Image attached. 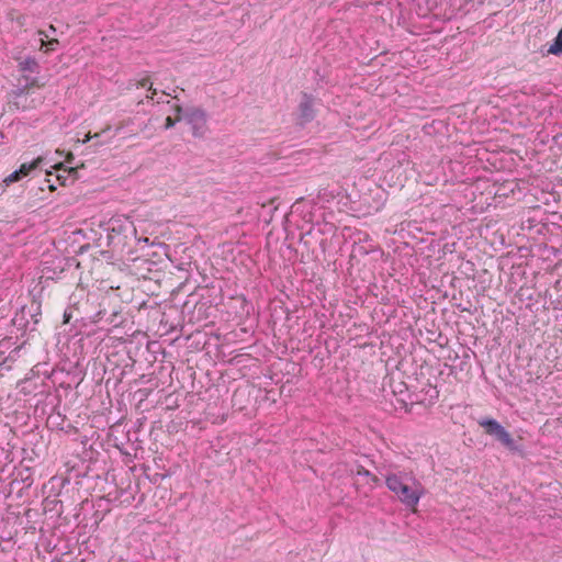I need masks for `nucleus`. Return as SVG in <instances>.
Returning a JSON list of instances; mask_svg holds the SVG:
<instances>
[{
	"label": "nucleus",
	"mask_w": 562,
	"mask_h": 562,
	"mask_svg": "<svg viewBox=\"0 0 562 562\" xmlns=\"http://www.w3.org/2000/svg\"><path fill=\"white\" fill-rule=\"evenodd\" d=\"M385 485L391 493L406 507L415 510L426 494L423 483L413 471L395 470L384 475Z\"/></svg>",
	"instance_id": "obj_1"
},
{
	"label": "nucleus",
	"mask_w": 562,
	"mask_h": 562,
	"mask_svg": "<svg viewBox=\"0 0 562 562\" xmlns=\"http://www.w3.org/2000/svg\"><path fill=\"white\" fill-rule=\"evenodd\" d=\"M479 425L485 429L487 435L495 437V439H497L508 450H519V447L510 434L496 419L484 418L479 420Z\"/></svg>",
	"instance_id": "obj_2"
},
{
	"label": "nucleus",
	"mask_w": 562,
	"mask_h": 562,
	"mask_svg": "<svg viewBox=\"0 0 562 562\" xmlns=\"http://www.w3.org/2000/svg\"><path fill=\"white\" fill-rule=\"evenodd\" d=\"M182 120L191 127L193 137L202 138L207 133V114L200 108H189L182 115Z\"/></svg>",
	"instance_id": "obj_3"
},
{
	"label": "nucleus",
	"mask_w": 562,
	"mask_h": 562,
	"mask_svg": "<svg viewBox=\"0 0 562 562\" xmlns=\"http://www.w3.org/2000/svg\"><path fill=\"white\" fill-rule=\"evenodd\" d=\"M111 231L113 233L123 234L125 238H136L137 231L134 223L128 217H115L111 220Z\"/></svg>",
	"instance_id": "obj_4"
},
{
	"label": "nucleus",
	"mask_w": 562,
	"mask_h": 562,
	"mask_svg": "<svg viewBox=\"0 0 562 562\" xmlns=\"http://www.w3.org/2000/svg\"><path fill=\"white\" fill-rule=\"evenodd\" d=\"M43 161L42 157H37L30 164H23L21 167L4 178L3 182L5 186H10L13 182L21 180L26 177L32 170L36 169Z\"/></svg>",
	"instance_id": "obj_5"
},
{
	"label": "nucleus",
	"mask_w": 562,
	"mask_h": 562,
	"mask_svg": "<svg viewBox=\"0 0 562 562\" xmlns=\"http://www.w3.org/2000/svg\"><path fill=\"white\" fill-rule=\"evenodd\" d=\"M299 119L302 123L314 119L313 99L306 93L303 94L299 105Z\"/></svg>",
	"instance_id": "obj_6"
},
{
	"label": "nucleus",
	"mask_w": 562,
	"mask_h": 562,
	"mask_svg": "<svg viewBox=\"0 0 562 562\" xmlns=\"http://www.w3.org/2000/svg\"><path fill=\"white\" fill-rule=\"evenodd\" d=\"M55 168L57 170H63L61 173L57 175V179L60 182V184L65 186L67 183L68 178H72V181L76 179L77 170L74 168L63 169V165H56Z\"/></svg>",
	"instance_id": "obj_7"
},
{
	"label": "nucleus",
	"mask_w": 562,
	"mask_h": 562,
	"mask_svg": "<svg viewBox=\"0 0 562 562\" xmlns=\"http://www.w3.org/2000/svg\"><path fill=\"white\" fill-rule=\"evenodd\" d=\"M21 71H30V72H37L38 71V63L34 57H26L25 59L21 60L19 64Z\"/></svg>",
	"instance_id": "obj_8"
},
{
	"label": "nucleus",
	"mask_w": 562,
	"mask_h": 562,
	"mask_svg": "<svg viewBox=\"0 0 562 562\" xmlns=\"http://www.w3.org/2000/svg\"><path fill=\"white\" fill-rule=\"evenodd\" d=\"M548 54H552L555 56L562 54V29L559 31L553 43L548 48Z\"/></svg>",
	"instance_id": "obj_9"
},
{
	"label": "nucleus",
	"mask_w": 562,
	"mask_h": 562,
	"mask_svg": "<svg viewBox=\"0 0 562 562\" xmlns=\"http://www.w3.org/2000/svg\"><path fill=\"white\" fill-rule=\"evenodd\" d=\"M176 111H177V119L176 120L171 119L170 116H168L166 119V122H165V128L166 130L173 127L177 121H181L182 120V115H181L182 108L178 105Z\"/></svg>",
	"instance_id": "obj_10"
},
{
	"label": "nucleus",
	"mask_w": 562,
	"mask_h": 562,
	"mask_svg": "<svg viewBox=\"0 0 562 562\" xmlns=\"http://www.w3.org/2000/svg\"><path fill=\"white\" fill-rule=\"evenodd\" d=\"M357 474L367 477L372 483H376L378 482V477L375 475H373L369 470H367V469H364L362 467H360L357 470Z\"/></svg>",
	"instance_id": "obj_11"
},
{
	"label": "nucleus",
	"mask_w": 562,
	"mask_h": 562,
	"mask_svg": "<svg viewBox=\"0 0 562 562\" xmlns=\"http://www.w3.org/2000/svg\"><path fill=\"white\" fill-rule=\"evenodd\" d=\"M24 79H25V86L23 88L19 89L18 94H22L27 87L36 85L35 78L25 77Z\"/></svg>",
	"instance_id": "obj_12"
},
{
	"label": "nucleus",
	"mask_w": 562,
	"mask_h": 562,
	"mask_svg": "<svg viewBox=\"0 0 562 562\" xmlns=\"http://www.w3.org/2000/svg\"><path fill=\"white\" fill-rule=\"evenodd\" d=\"M139 86L143 87V88L148 87V89L153 91V93H151V95L149 98L153 99V95L156 93V90L153 89L151 82H149L148 79H143V80L139 81Z\"/></svg>",
	"instance_id": "obj_13"
},
{
	"label": "nucleus",
	"mask_w": 562,
	"mask_h": 562,
	"mask_svg": "<svg viewBox=\"0 0 562 562\" xmlns=\"http://www.w3.org/2000/svg\"><path fill=\"white\" fill-rule=\"evenodd\" d=\"M57 44H58V40H55V38H54V40H50V41L47 43V45L49 46L47 50H52V49H54L55 45H57Z\"/></svg>",
	"instance_id": "obj_14"
},
{
	"label": "nucleus",
	"mask_w": 562,
	"mask_h": 562,
	"mask_svg": "<svg viewBox=\"0 0 562 562\" xmlns=\"http://www.w3.org/2000/svg\"><path fill=\"white\" fill-rule=\"evenodd\" d=\"M99 134H94L93 137H98ZM92 138V136L90 134H87L82 140V143H87L89 142L90 139Z\"/></svg>",
	"instance_id": "obj_15"
},
{
	"label": "nucleus",
	"mask_w": 562,
	"mask_h": 562,
	"mask_svg": "<svg viewBox=\"0 0 562 562\" xmlns=\"http://www.w3.org/2000/svg\"><path fill=\"white\" fill-rule=\"evenodd\" d=\"M137 239V243H145V244H148L149 243V238L148 237H142V238H135Z\"/></svg>",
	"instance_id": "obj_16"
},
{
	"label": "nucleus",
	"mask_w": 562,
	"mask_h": 562,
	"mask_svg": "<svg viewBox=\"0 0 562 562\" xmlns=\"http://www.w3.org/2000/svg\"><path fill=\"white\" fill-rule=\"evenodd\" d=\"M38 35L47 37V34L44 31H38Z\"/></svg>",
	"instance_id": "obj_17"
},
{
	"label": "nucleus",
	"mask_w": 562,
	"mask_h": 562,
	"mask_svg": "<svg viewBox=\"0 0 562 562\" xmlns=\"http://www.w3.org/2000/svg\"><path fill=\"white\" fill-rule=\"evenodd\" d=\"M55 32V27L53 25L49 26L48 33Z\"/></svg>",
	"instance_id": "obj_18"
},
{
	"label": "nucleus",
	"mask_w": 562,
	"mask_h": 562,
	"mask_svg": "<svg viewBox=\"0 0 562 562\" xmlns=\"http://www.w3.org/2000/svg\"><path fill=\"white\" fill-rule=\"evenodd\" d=\"M55 32V27L53 25L49 26L48 33Z\"/></svg>",
	"instance_id": "obj_19"
},
{
	"label": "nucleus",
	"mask_w": 562,
	"mask_h": 562,
	"mask_svg": "<svg viewBox=\"0 0 562 562\" xmlns=\"http://www.w3.org/2000/svg\"><path fill=\"white\" fill-rule=\"evenodd\" d=\"M41 43H42V46L45 45V41L43 38H41Z\"/></svg>",
	"instance_id": "obj_20"
}]
</instances>
